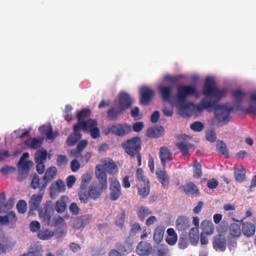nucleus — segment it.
I'll return each instance as SVG.
<instances>
[{
	"label": "nucleus",
	"mask_w": 256,
	"mask_h": 256,
	"mask_svg": "<svg viewBox=\"0 0 256 256\" xmlns=\"http://www.w3.org/2000/svg\"><path fill=\"white\" fill-rule=\"evenodd\" d=\"M202 93L205 97L194 108L199 112L204 109L214 108V115L219 122L226 124L230 119V114L234 110L232 106L219 104L218 102L226 94V89H218L214 80L211 78H206L203 86Z\"/></svg>",
	"instance_id": "1"
},
{
	"label": "nucleus",
	"mask_w": 256,
	"mask_h": 256,
	"mask_svg": "<svg viewBox=\"0 0 256 256\" xmlns=\"http://www.w3.org/2000/svg\"><path fill=\"white\" fill-rule=\"evenodd\" d=\"M142 141L138 136H134L126 140L122 143L121 146L124 152L131 158L136 157L138 161V166L142 164Z\"/></svg>",
	"instance_id": "2"
},
{
	"label": "nucleus",
	"mask_w": 256,
	"mask_h": 256,
	"mask_svg": "<svg viewBox=\"0 0 256 256\" xmlns=\"http://www.w3.org/2000/svg\"><path fill=\"white\" fill-rule=\"evenodd\" d=\"M192 95L198 96V94L195 86L192 85H180L177 88L176 98L182 110H186L189 108L192 102H186V98Z\"/></svg>",
	"instance_id": "3"
},
{
	"label": "nucleus",
	"mask_w": 256,
	"mask_h": 256,
	"mask_svg": "<svg viewBox=\"0 0 256 256\" xmlns=\"http://www.w3.org/2000/svg\"><path fill=\"white\" fill-rule=\"evenodd\" d=\"M98 122L96 120H81V130L86 132H90L93 138H97L100 136V130L98 127Z\"/></svg>",
	"instance_id": "4"
},
{
	"label": "nucleus",
	"mask_w": 256,
	"mask_h": 256,
	"mask_svg": "<svg viewBox=\"0 0 256 256\" xmlns=\"http://www.w3.org/2000/svg\"><path fill=\"white\" fill-rule=\"evenodd\" d=\"M112 134L119 136H124L132 130V126L126 123L117 124L108 128Z\"/></svg>",
	"instance_id": "5"
},
{
	"label": "nucleus",
	"mask_w": 256,
	"mask_h": 256,
	"mask_svg": "<svg viewBox=\"0 0 256 256\" xmlns=\"http://www.w3.org/2000/svg\"><path fill=\"white\" fill-rule=\"evenodd\" d=\"M104 190L101 188L94 182L92 183L89 187L88 195L81 193V202H86L88 198L94 200L98 198Z\"/></svg>",
	"instance_id": "6"
},
{
	"label": "nucleus",
	"mask_w": 256,
	"mask_h": 256,
	"mask_svg": "<svg viewBox=\"0 0 256 256\" xmlns=\"http://www.w3.org/2000/svg\"><path fill=\"white\" fill-rule=\"evenodd\" d=\"M110 198L112 200H117L122 195L121 186L118 180L116 178L110 180Z\"/></svg>",
	"instance_id": "7"
},
{
	"label": "nucleus",
	"mask_w": 256,
	"mask_h": 256,
	"mask_svg": "<svg viewBox=\"0 0 256 256\" xmlns=\"http://www.w3.org/2000/svg\"><path fill=\"white\" fill-rule=\"evenodd\" d=\"M140 103L146 106L149 104L154 96V90L150 87L144 86L140 89Z\"/></svg>",
	"instance_id": "8"
},
{
	"label": "nucleus",
	"mask_w": 256,
	"mask_h": 256,
	"mask_svg": "<svg viewBox=\"0 0 256 256\" xmlns=\"http://www.w3.org/2000/svg\"><path fill=\"white\" fill-rule=\"evenodd\" d=\"M80 134L73 133L70 134L66 140V143L68 146H72L74 145L76 142H78L76 148L72 149L70 151L71 154L75 157L78 158L80 154Z\"/></svg>",
	"instance_id": "9"
},
{
	"label": "nucleus",
	"mask_w": 256,
	"mask_h": 256,
	"mask_svg": "<svg viewBox=\"0 0 256 256\" xmlns=\"http://www.w3.org/2000/svg\"><path fill=\"white\" fill-rule=\"evenodd\" d=\"M32 165L33 162L30 160L22 162L21 164H20V162H18V176L17 178L18 181L21 182L27 177L30 168Z\"/></svg>",
	"instance_id": "10"
},
{
	"label": "nucleus",
	"mask_w": 256,
	"mask_h": 256,
	"mask_svg": "<svg viewBox=\"0 0 256 256\" xmlns=\"http://www.w3.org/2000/svg\"><path fill=\"white\" fill-rule=\"evenodd\" d=\"M54 213L46 214H40L42 218V222L50 226H56L64 224V219L62 217H52Z\"/></svg>",
	"instance_id": "11"
},
{
	"label": "nucleus",
	"mask_w": 256,
	"mask_h": 256,
	"mask_svg": "<svg viewBox=\"0 0 256 256\" xmlns=\"http://www.w3.org/2000/svg\"><path fill=\"white\" fill-rule=\"evenodd\" d=\"M101 162V164L96 166H100V170H103L106 172H108L112 175H114L118 172V166L112 159L108 158V160H102Z\"/></svg>",
	"instance_id": "12"
},
{
	"label": "nucleus",
	"mask_w": 256,
	"mask_h": 256,
	"mask_svg": "<svg viewBox=\"0 0 256 256\" xmlns=\"http://www.w3.org/2000/svg\"><path fill=\"white\" fill-rule=\"evenodd\" d=\"M66 190V185L64 182L60 179L53 182L50 184L49 191L50 195L51 198L57 196L59 194L63 192Z\"/></svg>",
	"instance_id": "13"
},
{
	"label": "nucleus",
	"mask_w": 256,
	"mask_h": 256,
	"mask_svg": "<svg viewBox=\"0 0 256 256\" xmlns=\"http://www.w3.org/2000/svg\"><path fill=\"white\" fill-rule=\"evenodd\" d=\"M100 166H96L95 168V175L98 182L95 184L105 190L108 187L107 175L103 170H100Z\"/></svg>",
	"instance_id": "14"
},
{
	"label": "nucleus",
	"mask_w": 256,
	"mask_h": 256,
	"mask_svg": "<svg viewBox=\"0 0 256 256\" xmlns=\"http://www.w3.org/2000/svg\"><path fill=\"white\" fill-rule=\"evenodd\" d=\"M226 246V240L224 234H218L213 238L212 246L216 251L224 252Z\"/></svg>",
	"instance_id": "15"
},
{
	"label": "nucleus",
	"mask_w": 256,
	"mask_h": 256,
	"mask_svg": "<svg viewBox=\"0 0 256 256\" xmlns=\"http://www.w3.org/2000/svg\"><path fill=\"white\" fill-rule=\"evenodd\" d=\"M182 190L184 193L188 195L192 196H198L200 192L198 186L193 182H186L184 185H181L178 188V190Z\"/></svg>",
	"instance_id": "16"
},
{
	"label": "nucleus",
	"mask_w": 256,
	"mask_h": 256,
	"mask_svg": "<svg viewBox=\"0 0 256 256\" xmlns=\"http://www.w3.org/2000/svg\"><path fill=\"white\" fill-rule=\"evenodd\" d=\"M47 186L46 182L42 180L41 181L40 176L36 174L33 175L30 184V186L32 189H38V192L44 193Z\"/></svg>",
	"instance_id": "17"
},
{
	"label": "nucleus",
	"mask_w": 256,
	"mask_h": 256,
	"mask_svg": "<svg viewBox=\"0 0 256 256\" xmlns=\"http://www.w3.org/2000/svg\"><path fill=\"white\" fill-rule=\"evenodd\" d=\"M152 250L151 244L145 241L139 242L136 249V252L140 256H148Z\"/></svg>",
	"instance_id": "18"
},
{
	"label": "nucleus",
	"mask_w": 256,
	"mask_h": 256,
	"mask_svg": "<svg viewBox=\"0 0 256 256\" xmlns=\"http://www.w3.org/2000/svg\"><path fill=\"white\" fill-rule=\"evenodd\" d=\"M234 221L239 222V220L233 218ZM242 224V232L243 234L246 237H251L253 236L256 232V226L254 224L248 222H243V220H240Z\"/></svg>",
	"instance_id": "19"
},
{
	"label": "nucleus",
	"mask_w": 256,
	"mask_h": 256,
	"mask_svg": "<svg viewBox=\"0 0 256 256\" xmlns=\"http://www.w3.org/2000/svg\"><path fill=\"white\" fill-rule=\"evenodd\" d=\"M159 157L161 164L164 168H166V162L172 160V153L168 148L164 146L160 148Z\"/></svg>",
	"instance_id": "20"
},
{
	"label": "nucleus",
	"mask_w": 256,
	"mask_h": 256,
	"mask_svg": "<svg viewBox=\"0 0 256 256\" xmlns=\"http://www.w3.org/2000/svg\"><path fill=\"white\" fill-rule=\"evenodd\" d=\"M132 104L130 96L126 92H121L119 94L118 105L124 110L130 108Z\"/></svg>",
	"instance_id": "21"
},
{
	"label": "nucleus",
	"mask_w": 256,
	"mask_h": 256,
	"mask_svg": "<svg viewBox=\"0 0 256 256\" xmlns=\"http://www.w3.org/2000/svg\"><path fill=\"white\" fill-rule=\"evenodd\" d=\"M125 110L118 104H114L107 112L108 116L111 120H117L124 113Z\"/></svg>",
	"instance_id": "22"
},
{
	"label": "nucleus",
	"mask_w": 256,
	"mask_h": 256,
	"mask_svg": "<svg viewBox=\"0 0 256 256\" xmlns=\"http://www.w3.org/2000/svg\"><path fill=\"white\" fill-rule=\"evenodd\" d=\"M44 193L38 192V194H34L28 202V204L30 210H37L42 202Z\"/></svg>",
	"instance_id": "23"
},
{
	"label": "nucleus",
	"mask_w": 256,
	"mask_h": 256,
	"mask_svg": "<svg viewBox=\"0 0 256 256\" xmlns=\"http://www.w3.org/2000/svg\"><path fill=\"white\" fill-rule=\"evenodd\" d=\"M158 90L163 100L168 101L170 100L173 91V86L171 85L160 86Z\"/></svg>",
	"instance_id": "24"
},
{
	"label": "nucleus",
	"mask_w": 256,
	"mask_h": 256,
	"mask_svg": "<svg viewBox=\"0 0 256 256\" xmlns=\"http://www.w3.org/2000/svg\"><path fill=\"white\" fill-rule=\"evenodd\" d=\"M164 130L163 127L160 126L151 127L148 129L146 135L148 138H158L164 134Z\"/></svg>",
	"instance_id": "25"
},
{
	"label": "nucleus",
	"mask_w": 256,
	"mask_h": 256,
	"mask_svg": "<svg viewBox=\"0 0 256 256\" xmlns=\"http://www.w3.org/2000/svg\"><path fill=\"white\" fill-rule=\"evenodd\" d=\"M176 228L178 231H184L190 226V222L188 218L184 216H179L176 220Z\"/></svg>",
	"instance_id": "26"
},
{
	"label": "nucleus",
	"mask_w": 256,
	"mask_h": 256,
	"mask_svg": "<svg viewBox=\"0 0 256 256\" xmlns=\"http://www.w3.org/2000/svg\"><path fill=\"white\" fill-rule=\"evenodd\" d=\"M57 172L58 170L56 166H51L48 168L42 177V180L45 181L48 184V182H50L56 178Z\"/></svg>",
	"instance_id": "27"
},
{
	"label": "nucleus",
	"mask_w": 256,
	"mask_h": 256,
	"mask_svg": "<svg viewBox=\"0 0 256 256\" xmlns=\"http://www.w3.org/2000/svg\"><path fill=\"white\" fill-rule=\"evenodd\" d=\"M138 192L142 198H146L150 192V182L142 184H137Z\"/></svg>",
	"instance_id": "28"
},
{
	"label": "nucleus",
	"mask_w": 256,
	"mask_h": 256,
	"mask_svg": "<svg viewBox=\"0 0 256 256\" xmlns=\"http://www.w3.org/2000/svg\"><path fill=\"white\" fill-rule=\"evenodd\" d=\"M202 230V234L209 236L212 234L214 230V226L211 220H204L202 221L200 224Z\"/></svg>",
	"instance_id": "29"
},
{
	"label": "nucleus",
	"mask_w": 256,
	"mask_h": 256,
	"mask_svg": "<svg viewBox=\"0 0 256 256\" xmlns=\"http://www.w3.org/2000/svg\"><path fill=\"white\" fill-rule=\"evenodd\" d=\"M153 252L156 256H170L168 246L164 244L154 246Z\"/></svg>",
	"instance_id": "30"
},
{
	"label": "nucleus",
	"mask_w": 256,
	"mask_h": 256,
	"mask_svg": "<svg viewBox=\"0 0 256 256\" xmlns=\"http://www.w3.org/2000/svg\"><path fill=\"white\" fill-rule=\"evenodd\" d=\"M156 174L158 181L163 186H167L169 184V178L165 168L156 172Z\"/></svg>",
	"instance_id": "31"
},
{
	"label": "nucleus",
	"mask_w": 256,
	"mask_h": 256,
	"mask_svg": "<svg viewBox=\"0 0 256 256\" xmlns=\"http://www.w3.org/2000/svg\"><path fill=\"white\" fill-rule=\"evenodd\" d=\"M67 199L66 196H62L60 200L56 202L54 208L58 213H62L66 210V200Z\"/></svg>",
	"instance_id": "32"
},
{
	"label": "nucleus",
	"mask_w": 256,
	"mask_h": 256,
	"mask_svg": "<svg viewBox=\"0 0 256 256\" xmlns=\"http://www.w3.org/2000/svg\"><path fill=\"white\" fill-rule=\"evenodd\" d=\"M232 95L235 98L234 105L236 108V110L240 109L242 102L244 98L245 94L240 90H236L232 92Z\"/></svg>",
	"instance_id": "33"
},
{
	"label": "nucleus",
	"mask_w": 256,
	"mask_h": 256,
	"mask_svg": "<svg viewBox=\"0 0 256 256\" xmlns=\"http://www.w3.org/2000/svg\"><path fill=\"white\" fill-rule=\"evenodd\" d=\"M152 212L147 207L141 206L138 208L136 214L140 221H144L146 217L151 214Z\"/></svg>",
	"instance_id": "34"
},
{
	"label": "nucleus",
	"mask_w": 256,
	"mask_h": 256,
	"mask_svg": "<svg viewBox=\"0 0 256 256\" xmlns=\"http://www.w3.org/2000/svg\"><path fill=\"white\" fill-rule=\"evenodd\" d=\"M216 150L218 152L227 158L228 157V152L226 144L222 141L218 140L216 144Z\"/></svg>",
	"instance_id": "35"
},
{
	"label": "nucleus",
	"mask_w": 256,
	"mask_h": 256,
	"mask_svg": "<svg viewBox=\"0 0 256 256\" xmlns=\"http://www.w3.org/2000/svg\"><path fill=\"white\" fill-rule=\"evenodd\" d=\"M176 147L180 151L184 156L188 154V150L192 146L185 141L180 142L176 144Z\"/></svg>",
	"instance_id": "36"
},
{
	"label": "nucleus",
	"mask_w": 256,
	"mask_h": 256,
	"mask_svg": "<svg viewBox=\"0 0 256 256\" xmlns=\"http://www.w3.org/2000/svg\"><path fill=\"white\" fill-rule=\"evenodd\" d=\"M164 228L162 226H158L154 230L153 239L157 244H159L163 239Z\"/></svg>",
	"instance_id": "37"
},
{
	"label": "nucleus",
	"mask_w": 256,
	"mask_h": 256,
	"mask_svg": "<svg viewBox=\"0 0 256 256\" xmlns=\"http://www.w3.org/2000/svg\"><path fill=\"white\" fill-rule=\"evenodd\" d=\"M250 99L254 102H256V92L252 94L250 96ZM242 110L246 114H252L256 116V104H250L248 106Z\"/></svg>",
	"instance_id": "38"
},
{
	"label": "nucleus",
	"mask_w": 256,
	"mask_h": 256,
	"mask_svg": "<svg viewBox=\"0 0 256 256\" xmlns=\"http://www.w3.org/2000/svg\"><path fill=\"white\" fill-rule=\"evenodd\" d=\"M190 242L192 244H198L199 240V234L198 228H192L189 232Z\"/></svg>",
	"instance_id": "39"
},
{
	"label": "nucleus",
	"mask_w": 256,
	"mask_h": 256,
	"mask_svg": "<svg viewBox=\"0 0 256 256\" xmlns=\"http://www.w3.org/2000/svg\"><path fill=\"white\" fill-rule=\"evenodd\" d=\"M230 234L234 237L240 236L242 232V228L240 225L236 223H232L230 226Z\"/></svg>",
	"instance_id": "40"
},
{
	"label": "nucleus",
	"mask_w": 256,
	"mask_h": 256,
	"mask_svg": "<svg viewBox=\"0 0 256 256\" xmlns=\"http://www.w3.org/2000/svg\"><path fill=\"white\" fill-rule=\"evenodd\" d=\"M16 242H11L8 238L3 241V244H1L2 252L6 254L7 252H10L16 245Z\"/></svg>",
	"instance_id": "41"
},
{
	"label": "nucleus",
	"mask_w": 256,
	"mask_h": 256,
	"mask_svg": "<svg viewBox=\"0 0 256 256\" xmlns=\"http://www.w3.org/2000/svg\"><path fill=\"white\" fill-rule=\"evenodd\" d=\"M38 237L42 240H50L54 235V232L48 230H40L38 232Z\"/></svg>",
	"instance_id": "42"
},
{
	"label": "nucleus",
	"mask_w": 256,
	"mask_h": 256,
	"mask_svg": "<svg viewBox=\"0 0 256 256\" xmlns=\"http://www.w3.org/2000/svg\"><path fill=\"white\" fill-rule=\"evenodd\" d=\"M8 227L10 228H16V224L18 220L17 216L14 211H10L8 213Z\"/></svg>",
	"instance_id": "43"
},
{
	"label": "nucleus",
	"mask_w": 256,
	"mask_h": 256,
	"mask_svg": "<svg viewBox=\"0 0 256 256\" xmlns=\"http://www.w3.org/2000/svg\"><path fill=\"white\" fill-rule=\"evenodd\" d=\"M48 152L46 150H38L35 154L34 160L35 162H44L46 160Z\"/></svg>",
	"instance_id": "44"
},
{
	"label": "nucleus",
	"mask_w": 256,
	"mask_h": 256,
	"mask_svg": "<svg viewBox=\"0 0 256 256\" xmlns=\"http://www.w3.org/2000/svg\"><path fill=\"white\" fill-rule=\"evenodd\" d=\"M92 176L93 172H86L82 176L81 182V190L88 186L92 180Z\"/></svg>",
	"instance_id": "45"
},
{
	"label": "nucleus",
	"mask_w": 256,
	"mask_h": 256,
	"mask_svg": "<svg viewBox=\"0 0 256 256\" xmlns=\"http://www.w3.org/2000/svg\"><path fill=\"white\" fill-rule=\"evenodd\" d=\"M54 205L52 200H47L44 206V212L40 214H46L54 213Z\"/></svg>",
	"instance_id": "46"
},
{
	"label": "nucleus",
	"mask_w": 256,
	"mask_h": 256,
	"mask_svg": "<svg viewBox=\"0 0 256 256\" xmlns=\"http://www.w3.org/2000/svg\"><path fill=\"white\" fill-rule=\"evenodd\" d=\"M202 175V165L200 162H196L194 165V176L195 178H200Z\"/></svg>",
	"instance_id": "47"
},
{
	"label": "nucleus",
	"mask_w": 256,
	"mask_h": 256,
	"mask_svg": "<svg viewBox=\"0 0 256 256\" xmlns=\"http://www.w3.org/2000/svg\"><path fill=\"white\" fill-rule=\"evenodd\" d=\"M142 230L140 225L138 222H134L130 224V236H134Z\"/></svg>",
	"instance_id": "48"
},
{
	"label": "nucleus",
	"mask_w": 256,
	"mask_h": 256,
	"mask_svg": "<svg viewBox=\"0 0 256 256\" xmlns=\"http://www.w3.org/2000/svg\"><path fill=\"white\" fill-rule=\"evenodd\" d=\"M136 176L138 180V184H142L149 182L148 179L144 176V171L142 168H137L136 172Z\"/></svg>",
	"instance_id": "49"
},
{
	"label": "nucleus",
	"mask_w": 256,
	"mask_h": 256,
	"mask_svg": "<svg viewBox=\"0 0 256 256\" xmlns=\"http://www.w3.org/2000/svg\"><path fill=\"white\" fill-rule=\"evenodd\" d=\"M14 204V198L13 197L10 198L6 204H3L2 207L0 209V213L2 210H10Z\"/></svg>",
	"instance_id": "50"
},
{
	"label": "nucleus",
	"mask_w": 256,
	"mask_h": 256,
	"mask_svg": "<svg viewBox=\"0 0 256 256\" xmlns=\"http://www.w3.org/2000/svg\"><path fill=\"white\" fill-rule=\"evenodd\" d=\"M126 215L124 211L118 215L116 220V224L120 228L123 227L125 222Z\"/></svg>",
	"instance_id": "51"
},
{
	"label": "nucleus",
	"mask_w": 256,
	"mask_h": 256,
	"mask_svg": "<svg viewBox=\"0 0 256 256\" xmlns=\"http://www.w3.org/2000/svg\"><path fill=\"white\" fill-rule=\"evenodd\" d=\"M235 179L238 182H242L245 179V172L243 168L234 172Z\"/></svg>",
	"instance_id": "52"
},
{
	"label": "nucleus",
	"mask_w": 256,
	"mask_h": 256,
	"mask_svg": "<svg viewBox=\"0 0 256 256\" xmlns=\"http://www.w3.org/2000/svg\"><path fill=\"white\" fill-rule=\"evenodd\" d=\"M17 210L20 214H24L27 209L26 202L24 200H20L16 204Z\"/></svg>",
	"instance_id": "53"
},
{
	"label": "nucleus",
	"mask_w": 256,
	"mask_h": 256,
	"mask_svg": "<svg viewBox=\"0 0 256 256\" xmlns=\"http://www.w3.org/2000/svg\"><path fill=\"white\" fill-rule=\"evenodd\" d=\"M190 128L194 132H200L204 128V125L200 122H195L190 126Z\"/></svg>",
	"instance_id": "54"
},
{
	"label": "nucleus",
	"mask_w": 256,
	"mask_h": 256,
	"mask_svg": "<svg viewBox=\"0 0 256 256\" xmlns=\"http://www.w3.org/2000/svg\"><path fill=\"white\" fill-rule=\"evenodd\" d=\"M67 159L64 155H59L56 160V164L58 167L64 166L67 164Z\"/></svg>",
	"instance_id": "55"
},
{
	"label": "nucleus",
	"mask_w": 256,
	"mask_h": 256,
	"mask_svg": "<svg viewBox=\"0 0 256 256\" xmlns=\"http://www.w3.org/2000/svg\"><path fill=\"white\" fill-rule=\"evenodd\" d=\"M72 106L70 105H66L64 111V118L66 120L69 122L72 119L71 110Z\"/></svg>",
	"instance_id": "56"
},
{
	"label": "nucleus",
	"mask_w": 256,
	"mask_h": 256,
	"mask_svg": "<svg viewBox=\"0 0 256 256\" xmlns=\"http://www.w3.org/2000/svg\"><path fill=\"white\" fill-rule=\"evenodd\" d=\"M30 131V129L26 130V129H19L17 130H15L14 132L16 133V136L19 138H22L24 136H26L28 134Z\"/></svg>",
	"instance_id": "57"
},
{
	"label": "nucleus",
	"mask_w": 256,
	"mask_h": 256,
	"mask_svg": "<svg viewBox=\"0 0 256 256\" xmlns=\"http://www.w3.org/2000/svg\"><path fill=\"white\" fill-rule=\"evenodd\" d=\"M30 228L32 232H36L40 228V223L38 221H32L30 224Z\"/></svg>",
	"instance_id": "58"
},
{
	"label": "nucleus",
	"mask_w": 256,
	"mask_h": 256,
	"mask_svg": "<svg viewBox=\"0 0 256 256\" xmlns=\"http://www.w3.org/2000/svg\"><path fill=\"white\" fill-rule=\"evenodd\" d=\"M42 141L36 138H32L30 146L33 149H38L42 145Z\"/></svg>",
	"instance_id": "59"
},
{
	"label": "nucleus",
	"mask_w": 256,
	"mask_h": 256,
	"mask_svg": "<svg viewBox=\"0 0 256 256\" xmlns=\"http://www.w3.org/2000/svg\"><path fill=\"white\" fill-rule=\"evenodd\" d=\"M206 140L210 142H214L216 140V136L215 132L211 130L206 134Z\"/></svg>",
	"instance_id": "60"
},
{
	"label": "nucleus",
	"mask_w": 256,
	"mask_h": 256,
	"mask_svg": "<svg viewBox=\"0 0 256 256\" xmlns=\"http://www.w3.org/2000/svg\"><path fill=\"white\" fill-rule=\"evenodd\" d=\"M140 109L138 106L134 107L130 112L132 116L135 120L140 118Z\"/></svg>",
	"instance_id": "61"
},
{
	"label": "nucleus",
	"mask_w": 256,
	"mask_h": 256,
	"mask_svg": "<svg viewBox=\"0 0 256 256\" xmlns=\"http://www.w3.org/2000/svg\"><path fill=\"white\" fill-rule=\"evenodd\" d=\"M164 80H165L169 81L172 83H175L178 82L180 80V78L178 76L167 75L164 78Z\"/></svg>",
	"instance_id": "62"
},
{
	"label": "nucleus",
	"mask_w": 256,
	"mask_h": 256,
	"mask_svg": "<svg viewBox=\"0 0 256 256\" xmlns=\"http://www.w3.org/2000/svg\"><path fill=\"white\" fill-rule=\"evenodd\" d=\"M36 171L39 174H42L44 173L45 170V164L44 162H36Z\"/></svg>",
	"instance_id": "63"
},
{
	"label": "nucleus",
	"mask_w": 256,
	"mask_h": 256,
	"mask_svg": "<svg viewBox=\"0 0 256 256\" xmlns=\"http://www.w3.org/2000/svg\"><path fill=\"white\" fill-rule=\"evenodd\" d=\"M76 180V179L74 176L70 175L68 176L66 180L67 186L68 188H72L74 184L75 183Z\"/></svg>",
	"instance_id": "64"
}]
</instances>
